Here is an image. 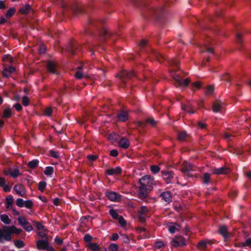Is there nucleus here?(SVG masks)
Returning a JSON list of instances; mask_svg holds the SVG:
<instances>
[{"instance_id": "nucleus-1", "label": "nucleus", "mask_w": 251, "mask_h": 251, "mask_svg": "<svg viewBox=\"0 0 251 251\" xmlns=\"http://www.w3.org/2000/svg\"><path fill=\"white\" fill-rule=\"evenodd\" d=\"M103 21H98L95 18H89L88 27L85 30V34L90 36L88 41L89 48L96 47L97 44L103 48V44L107 40H110L113 42V34L102 25Z\"/></svg>"}, {"instance_id": "nucleus-2", "label": "nucleus", "mask_w": 251, "mask_h": 251, "mask_svg": "<svg viewBox=\"0 0 251 251\" xmlns=\"http://www.w3.org/2000/svg\"><path fill=\"white\" fill-rule=\"evenodd\" d=\"M137 6H144L146 8V11L143 14V16L150 18L158 22L163 23L164 22V15L166 11L163 7L158 8H153L148 6L143 0H132Z\"/></svg>"}, {"instance_id": "nucleus-3", "label": "nucleus", "mask_w": 251, "mask_h": 251, "mask_svg": "<svg viewBox=\"0 0 251 251\" xmlns=\"http://www.w3.org/2000/svg\"><path fill=\"white\" fill-rule=\"evenodd\" d=\"M169 62L170 64L174 67L173 71L171 72V75L173 78L176 80V82L180 86H187L190 83V80L189 78L185 79H183L179 75L175 73V72L179 68L178 61L175 59H171Z\"/></svg>"}, {"instance_id": "nucleus-4", "label": "nucleus", "mask_w": 251, "mask_h": 251, "mask_svg": "<svg viewBox=\"0 0 251 251\" xmlns=\"http://www.w3.org/2000/svg\"><path fill=\"white\" fill-rule=\"evenodd\" d=\"M139 183L140 186L148 187L150 191L153 189L152 186L155 185V181L150 176L146 175L139 180Z\"/></svg>"}, {"instance_id": "nucleus-5", "label": "nucleus", "mask_w": 251, "mask_h": 251, "mask_svg": "<svg viewBox=\"0 0 251 251\" xmlns=\"http://www.w3.org/2000/svg\"><path fill=\"white\" fill-rule=\"evenodd\" d=\"M136 76L135 73L133 71L124 70L116 75L121 80L123 84L126 85V80H130L132 77Z\"/></svg>"}, {"instance_id": "nucleus-6", "label": "nucleus", "mask_w": 251, "mask_h": 251, "mask_svg": "<svg viewBox=\"0 0 251 251\" xmlns=\"http://www.w3.org/2000/svg\"><path fill=\"white\" fill-rule=\"evenodd\" d=\"M11 227L4 226L3 229H0V242L2 243L3 239L7 241L11 240Z\"/></svg>"}, {"instance_id": "nucleus-7", "label": "nucleus", "mask_w": 251, "mask_h": 251, "mask_svg": "<svg viewBox=\"0 0 251 251\" xmlns=\"http://www.w3.org/2000/svg\"><path fill=\"white\" fill-rule=\"evenodd\" d=\"M81 45L75 41H71L66 47V50L72 55H75L76 52L80 50Z\"/></svg>"}, {"instance_id": "nucleus-8", "label": "nucleus", "mask_w": 251, "mask_h": 251, "mask_svg": "<svg viewBox=\"0 0 251 251\" xmlns=\"http://www.w3.org/2000/svg\"><path fill=\"white\" fill-rule=\"evenodd\" d=\"M117 121L119 122H126L129 119L128 112L126 109L119 110L117 115Z\"/></svg>"}, {"instance_id": "nucleus-9", "label": "nucleus", "mask_w": 251, "mask_h": 251, "mask_svg": "<svg viewBox=\"0 0 251 251\" xmlns=\"http://www.w3.org/2000/svg\"><path fill=\"white\" fill-rule=\"evenodd\" d=\"M105 196L111 201L119 202L121 201L122 198L121 195L111 191H106Z\"/></svg>"}, {"instance_id": "nucleus-10", "label": "nucleus", "mask_w": 251, "mask_h": 251, "mask_svg": "<svg viewBox=\"0 0 251 251\" xmlns=\"http://www.w3.org/2000/svg\"><path fill=\"white\" fill-rule=\"evenodd\" d=\"M181 171L185 176L188 177H192L193 176L191 174V172L193 171V166L186 161L183 162Z\"/></svg>"}, {"instance_id": "nucleus-11", "label": "nucleus", "mask_w": 251, "mask_h": 251, "mask_svg": "<svg viewBox=\"0 0 251 251\" xmlns=\"http://www.w3.org/2000/svg\"><path fill=\"white\" fill-rule=\"evenodd\" d=\"M173 247L177 248L178 247L184 246L186 244V241L182 236H176L173 238Z\"/></svg>"}, {"instance_id": "nucleus-12", "label": "nucleus", "mask_w": 251, "mask_h": 251, "mask_svg": "<svg viewBox=\"0 0 251 251\" xmlns=\"http://www.w3.org/2000/svg\"><path fill=\"white\" fill-rule=\"evenodd\" d=\"M161 176L166 183L169 184L172 182V180L174 177V172L171 171H162Z\"/></svg>"}, {"instance_id": "nucleus-13", "label": "nucleus", "mask_w": 251, "mask_h": 251, "mask_svg": "<svg viewBox=\"0 0 251 251\" xmlns=\"http://www.w3.org/2000/svg\"><path fill=\"white\" fill-rule=\"evenodd\" d=\"M14 190L20 196L25 197L26 196V191L22 184H16L14 187Z\"/></svg>"}, {"instance_id": "nucleus-14", "label": "nucleus", "mask_w": 251, "mask_h": 251, "mask_svg": "<svg viewBox=\"0 0 251 251\" xmlns=\"http://www.w3.org/2000/svg\"><path fill=\"white\" fill-rule=\"evenodd\" d=\"M224 108V103L221 100H217L213 102L212 110L214 112L221 113Z\"/></svg>"}, {"instance_id": "nucleus-15", "label": "nucleus", "mask_w": 251, "mask_h": 251, "mask_svg": "<svg viewBox=\"0 0 251 251\" xmlns=\"http://www.w3.org/2000/svg\"><path fill=\"white\" fill-rule=\"evenodd\" d=\"M148 187H144L139 185L138 187V198L140 199L143 200L148 197L149 194L148 190Z\"/></svg>"}, {"instance_id": "nucleus-16", "label": "nucleus", "mask_w": 251, "mask_h": 251, "mask_svg": "<svg viewBox=\"0 0 251 251\" xmlns=\"http://www.w3.org/2000/svg\"><path fill=\"white\" fill-rule=\"evenodd\" d=\"M159 197L167 203L169 204L172 201V195L171 192L166 191L160 193Z\"/></svg>"}, {"instance_id": "nucleus-17", "label": "nucleus", "mask_w": 251, "mask_h": 251, "mask_svg": "<svg viewBox=\"0 0 251 251\" xmlns=\"http://www.w3.org/2000/svg\"><path fill=\"white\" fill-rule=\"evenodd\" d=\"M230 170L229 168L222 167L219 168H215L212 170V173L215 175L227 174L229 173Z\"/></svg>"}, {"instance_id": "nucleus-18", "label": "nucleus", "mask_w": 251, "mask_h": 251, "mask_svg": "<svg viewBox=\"0 0 251 251\" xmlns=\"http://www.w3.org/2000/svg\"><path fill=\"white\" fill-rule=\"evenodd\" d=\"M150 55L151 57H152L155 58L157 60H158L160 63L165 59V57L160 54L159 52L157 51L156 50H153L152 49H151Z\"/></svg>"}, {"instance_id": "nucleus-19", "label": "nucleus", "mask_w": 251, "mask_h": 251, "mask_svg": "<svg viewBox=\"0 0 251 251\" xmlns=\"http://www.w3.org/2000/svg\"><path fill=\"white\" fill-rule=\"evenodd\" d=\"M49 245L48 239L39 240L37 242V248L39 250H46Z\"/></svg>"}, {"instance_id": "nucleus-20", "label": "nucleus", "mask_w": 251, "mask_h": 251, "mask_svg": "<svg viewBox=\"0 0 251 251\" xmlns=\"http://www.w3.org/2000/svg\"><path fill=\"white\" fill-rule=\"evenodd\" d=\"M122 171V168L119 166H117L115 168H110L106 170L105 173L109 176H112L114 175H119L121 173Z\"/></svg>"}, {"instance_id": "nucleus-21", "label": "nucleus", "mask_w": 251, "mask_h": 251, "mask_svg": "<svg viewBox=\"0 0 251 251\" xmlns=\"http://www.w3.org/2000/svg\"><path fill=\"white\" fill-rule=\"evenodd\" d=\"M16 71V68L13 66L5 68L2 71V74L4 77L8 78L12 74Z\"/></svg>"}, {"instance_id": "nucleus-22", "label": "nucleus", "mask_w": 251, "mask_h": 251, "mask_svg": "<svg viewBox=\"0 0 251 251\" xmlns=\"http://www.w3.org/2000/svg\"><path fill=\"white\" fill-rule=\"evenodd\" d=\"M56 64L52 61H49L47 63V68L48 71L53 74H56L57 72L56 71Z\"/></svg>"}, {"instance_id": "nucleus-23", "label": "nucleus", "mask_w": 251, "mask_h": 251, "mask_svg": "<svg viewBox=\"0 0 251 251\" xmlns=\"http://www.w3.org/2000/svg\"><path fill=\"white\" fill-rule=\"evenodd\" d=\"M182 109L189 114L195 113V111L193 109L192 105L190 103H187L186 104H181Z\"/></svg>"}, {"instance_id": "nucleus-24", "label": "nucleus", "mask_w": 251, "mask_h": 251, "mask_svg": "<svg viewBox=\"0 0 251 251\" xmlns=\"http://www.w3.org/2000/svg\"><path fill=\"white\" fill-rule=\"evenodd\" d=\"M119 146L124 149H127L130 145L129 140L125 137L121 139L119 142Z\"/></svg>"}, {"instance_id": "nucleus-25", "label": "nucleus", "mask_w": 251, "mask_h": 251, "mask_svg": "<svg viewBox=\"0 0 251 251\" xmlns=\"http://www.w3.org/2000/svg\"><path fill=\"white\" fill-rule=\"evenodd\" d=\"M180 226L177 223H170L168 225V228L169 232L171 233H174L176 230H178Z\"/></svg>"}, {"instance_id": "nucleus-26", "label": "nucleus", "mask_w": 251, "mask_h": 251, "mask_svg": "<svg viewBox=\"0 0 251 251\" xmlns=\"http://www.w3.org/2000/svg\"><path fill=\"white\" fill-rule=\"evenodd\" d=\"M219 233L225 239L229 238V234L227 232V228L226 226H222L219 227Z\"/></svg>"}, {"instance_id": "nucleus-27", "label": "nucleus", "mask_w": 251, "mask_h": 251, "mask_svg": "<svg viewBox=\"0 0 251 251\" xmlns=\"http://www.w3.org/2000/svg\"><path fill=\"white\" fill-rule=\"evenodd\" d=\"M31 10V7L29 4H26L24 6L22 7L20 10L19 12L22 14H28Z\"/></svg>"}, {"instance_id": "nucleus-28", "label": "nucleus", "mask_w": 251, "mask_h": 251, "mask_svg": "<svg viewBox=\"0 0 251 251\" xmlns=\"http://www.w3.org/2000/svg\"><path fill=\"white\" fill-rule=\"evenodd\" d=\"M0 220L5 224L9 225L11 220L6 214H2L0 215Z\"/></svg>"}, {"instance_id": "nucleus-29", "label": "nucleus", "mask_w": 251, "mask_h": 251, "mask_svg": "<svg viewBox=\"0 0 251 251\" xmlns=\"http://www.w3.org/2000/svg\"><path fill=\"white\" fill-rule=\"evenodd\" d=\"M39 162L38 159L32 160L28 163L27 166L31 169H34L38 165Z\"/></svg>"}, {"instance_id": "nucleus-30", "label": "nucleus", "mask_w": 251, "mask_h": 251, "mask_svg": "<svg viewBox=\"0 0 251 251\" xmlns=\"http://www.w3.org/2000/svg\"><path fill=\"white\" fill-rule=\"evenodd\" d=\"M18 222L20 225H21L23 227L25 226H27L28 225V222L25 218L24 216H20L18 219Z\"/></svg>"}, {"instance_id": "nucleus-31", "label": "nucleus", "mask_w": 251, "mask_h": 251, "mask_svg": "<svg viewBox=\"0 0 251 251\" xmlns=\"http://www.w3.org/2000/svg\"><path fill=\"white\" fill-rule=\"evenodd\" d=\"M88 247L91 249L92 251H99L100 250V247L97 243L90 242L88 245Z\"/></svg>"}, {"instance_id": "nucleus-32", "label": "nucleus", "mask_w": 251, "mask_h": 251, "mask_svg": "<svg viewBox=\"0 0 251 251\" xmlns=\"http://www.w3.org/2000/svg\"><path fill=\"white\" fill-rule=\"evenodd\" d=\"M145 122L147 124H150L152 126H156L157 124V121H155L153 118L149 117L145 119Z\"/></svg>"}, {"instance_id": "nucleus-33", "label": "nucleus", "mask_w": 251, "mask_h": 251, "mask_svg": "<svg viewBox=\"0 0 251 251\" xmlns=\"http://www.w3.org/2000/svg\"><path fill=\"white\" fill-rule=\"evenodd\" d=\"M202 178L203 180V183L204 184H207L210 182V175L208 173H205L203 174Z\"/></svg>"}, {"instance_id": "nucleus-34", "label": "nucleus", "mask_w": 251, "mask_h": 251, "mask_svg": "<svg viewBox=\"0 0 251 251\" xmlns=\"http://www.w3.org/2000/svg\"><path fill=\"white\" fill-rule=\"evenodd\" d=\"M54 171V168L51 166H48L45 168L44 173L47 176H51L53 174Z\"/></svg>"}, {"instance_id": "nucleus-35", "label": "nucleus", "mask_w": 251, "mask_h": 251, "mask_svg": "<svg viewBox=\"0 0 251 251\" xmlns=\"http://www.w3.org/2000/svg\"><path fill=\"white\" fill-rule=\"evenodd\" d=\"M12 112L9 107L5 108L3 111L2 118H9L11 116Z\"/></svg>"}, {"instance_id": "nucleus-36", "label": "nucleus", "mask_w": 251, "mask_h": 251, "mask_svg": "<svg viewBox=\"0 0 251 251\" xmlns=\"http://www.w3.org/2000/svg\"><path fill=\"white\" fill-rule=\"evenodd\" d=\"M13 196L11 195H9L7 196L6 198V205L7 208H9L11 206H12L13 204Z\"/></svg>"}, {"instance_id": "nucleus-37", "label": "nucleus", "mask_w": 251, "mask_h": 251, "mask_svg": "<svg viewBox=\"0 0 251 251\" xmlns=\"http://www.w3.org/2000/svg\"><path fill=\"white\" fill-rule=\"evenodd\" d=\"M187 133L185 131L178 132L177 133V138L179 141H184L187 137Z\"/></svg>"}, {"instance_id": "nucleus-38", "label": "nucleus", "mask_w": 251, "mask_h": 251, "mask_svg": "<svg viewBox=\"0 0 251 251\" xmlns=\"http://www.w3.org/2000/svg\"><path fill=\"white\" fill-rule=\"evenodd\" d=\"M16 10L14 8L11 7L6 12L5 14V16L6 18H9L12 17L15 13Z\"/></svg>"}, {"instance_id": "nucleus-39", "label": "nucleus", "mask_w": 251, "mask_h": 251, "mask_svg": "<svg viewBox=\"0 0 251 251\" xmlns=\"http://www.w3.org/2000/svg\"><path fill=\"white\" fill-rule=\"evenodd\" d=\"M6 174L10 175L13 178H16L18 176H19L20 175L19 170L17 169H15L12 172L9 171V172H7V173H6Z\"/></svg>"}, {"instance_id": "nucleus-40", "label": "nucleus", "mask_w": 251, "mask_h": 251, "mask_svg": "<svg viewBox=\"0 0 251 251\" xmlns=\"http://www.w3.org/2000/svg\"><path fill=\"white\" fill-rule=\"evenodd\" d=\"M214 90V87L213 85H208L206 89L205 94L206 95H210L212 94Z\"/></svg>"}, {"instance_id": "nucleus-41", "label": "nucleus", "mask_w": 251, "mask_h": 251, "mask_svg": "<svg viewBox=\"0 0 251 251\" xmlns=\"http://www.w3.org/2000/svg\"><path fill=\"white\" fill-rule=\"evenodd\" d=\"M150 169L151 172L154 174L158 173L160 171V168L157 165L151 166Z\"/></svg>"}, {"instance_id": "nucleus-42", "label": "nucleus", "mask_w": 251, "mask_h": 251, "mask_svg": "<svg viewBox=\"0 0 251 251\" xmlns=\"http://www.w3.org/2000/svg\"><path fill=\"white\" fill-rule=\"evenodd\" d=\"M149 213V209L146 206H142L140 207V209L138 212V213L142 215H146Z\"/></svg>"}, {"instance_id": "nucleus-43", "label": "nucleus", "mask_w": 251, "mask_h": 251, "mask_svg": "<svg viewBox=\"0 0 251 251\" xmlns=\"http://www.w3.org/2000/svg\"><path fill=\"white\" fill-rule=\"evenodd\" d=\"M207 245V242L206 240L200 241L197 245L199 249H205Z\"/></svg>"}, {"instance_id": "nucleus-44", "label": "nucleus", "mask_w": 251, "mask_h": 251, "mask_svg": "<svg viewBox=\"0 0 251 251\" xmlns=\"http://www.w3.org/2000/svg\"><path fill=\"white\" fill-rule=\"evenodd\" d=\"M109 214L114 219H117L119 217L118 213L114 209L109 210Z\"/></svg>"}, {"instance_id": "nucleus-45", "label": "nucleus", "mask_w": 251, "mask_h": 251, "mask_svg": "<svg viewBox=\"0 0 251 251\" xmlns=\"http://www.w3.org/2000/svg\"><path fill=\"white\" fill-rule=\"evenodd\" d=\"M47 186V182L45 181H41L38 184V189L41 192H43L44 190Z\"/></svg>"}, {"instance_id": "nucleus-46", "label": "nucleus", "mask_w": 251, "mask_h": 251, "mask_svg": "<svg viewBox=\"0 0 251 251\" xmlns=\"http://www.w3.org/2000/svg\"><path fill=\"white\" fill-rule=\"evenodd\" d=\"M50 156L55 158H58L59 157V153L58 151H55L51 150L49 151Z\"/></svg>"}, {"instance_id": "nucleus-47", "label": "nucleus", "mask_w": 251, "mask_h": 251, "mask_svg": "<svg viewBox=\"0 0 251 251\" xmlns=\"http://www.w3.org/2000/svg\"><path fill=\"white\" fill-rule=\"evenodd\" d=\"M119 246L114 243H111L109 247V251H118Z\"/></svg>"}, {"instance_id": "nucleus-48", "label": "nucleus", "mask_w": 251, "mask_h": 251, "mask_svg": "<svg viewBox=\"0 0 251 251\" xmlns=\"http://www.w3.org/2000/svg\"><path fill=\"white\" fill-rule=\"evenodd\" d=\"M33 205V203L32 201L31 200H27L25 201L24 202V206L30 209L32 207Z\"/></svg>"}, {"instance_id": "nucleus-49", "label": "nucleus", "mask_w": 251, "mask_h": 251, "mask_svg": "<svg viewBox=\"0 0 251 251\" xmlns=\"http://www.w3.org/2000/svg\"><path fill=\"white\" fill-rule=\"evenodd\" d=\"M119 223L120 224L122 227H125L126 226V222L124 217L122 216H120L119 218Z\"/></svg>"}, {"instance_id": "nucleus-50", "label": "nucleus", "mask_w": 251, "mask_h": 251, "mask_svg": "<svg viewBox=\"0 0 251 251\" xmlns=\"http://www.w3.org/2000/svg\"><path fill=\"white\" fill-rule=\"evenodd\" d=\"M10 227H11L12 234L15 233L16 234H19L22 231L21 229L17 228V227L13 226H10Z\"/></svg>"}, {"instance_id": "nucleus-51", "label": "nucleus", "mask_w": 251, "mask_h": 251, "mask_svg": "<svg viewBox=\"0 0 251 251\" xmlns=\"http://www.w3.org/2000/svg\"><path fill=\"white\" fill-rule=\"evenodd\" d=\"M24 202L25 201L22 199L18 198L16 200V203L18 206L23 207L24 206Z\"/></svg>"}, {"instance_id": "nucleus-52", "label": "nucleus", "mask_w": 251, "mask_h": 251, "mask_svg": "<svg viewBox=\"0 0 251 251\" xmlns=\"http://www.w3.org/2000/svg\"><path fill=\"white\" fill-rule=\"evenodd\" d=\"M39 52L41 54L44 53L46 50V48L44 44H41L38 48Z\"/></svg>"}, {"instance_id": "nucleus-53", "label": "nucleus", "mask_w": 251, "mask_h": 251, "mask_svg": "<svg viewBox=\"0 0 251 251\" xmlns=\"http://www.w3.org/2000/svg\"><path fill=\"white\" fill-rule=\"evenodd\" d=\"M29 99L27 96H24L22 100V104L25 106H27L29 104Z\"/></svg>"}, {"instance_id": "nucleus-54", "label": "nucleus", "mask_w": 251, "mask_h": 251, "mask_svg": "<svg viewBox=\"0 0 251 251\" xmlns=\"http://www.w3.org/2000/svg\"><path fill=\"white\" fill-rule=\"evenodd\" d=\"M107 138L111 141H116L117 139V135L114 132L108 135Z\"/></svg>"}, {"instance_id": "nucleus-55", "label": "nucleus", "mask_w": 251, "mask_h": 251, "mask_svg": "<svg viewBox=\"0 0 251 251\" xmlns=\"http://www.w3.org/2000/svg\"><path fill=\"white\" fill-rule=\"evenodd\" d=\"M15 245L18 248H21L24 246V243L22 240H16L14 242Z\"/></svg>"}, {"instance_id": "nucleus-56", "label": "nucleus", "mask_w": 251, "mask_h": 251, "mask_svg": "<svg viewBox=\"0 0 251 251\" xmlns=\"http://www.w3.org/2000/svg\"><path fill=\"white\" fill-rule=\"evenodd\" d=\"M164 245V243L161 241H158L155 243V247L158 249L162 248Z\"/></svg>"}, {"instance_id": "nucleus-57", "label": "nucleus", "mask_w": 251, "mask_h": 251, "mask_svg": "<svg viewBox=\"0 0 251 251\" xmlns=\"http://www.w3.org/2000/svg\"><path fill=\"white\" fill-rule=\"evenodd\" d=\"M222 79L226 82H230L231 81L230 76L228 74L224 75L222 77Z\"/></svg>"}, {"instance_id": "nucleus-58", "label": "nucleus", "mask_w": 251, "mask_h": 251, "mask_svg": "<svg viewBox=\"0 0 251 251\" xmlns=\"http://www.w3.org/2000/svg\"><path fill=\"white\" fill-rule=\"evenodd\" d=\"M93 239V237L91 235H90L89 234H86L85 235L84 237V240L86 242H89L90 243Z\"/></svg>"}, {"instance_id": "nucleus-59", "label": "nucleus", "mask_w": 251, "mask_h": 251, "mask_svg": "<svg viewBox=\"0 0 251 251\" xmlns=\"http://www.w3.org/2000/svg\"><path fill=\"white\" fill-rule=\"evenodd\" d=\"M145 215H142L141 214L138 213V218L140 222L141 223H144L146 221V219L145 217Z\"/></svg>"}, {"instance_id": "nucleus-60", "label": "nucleus", "mask_w": 251, "mask_h": 251, "mask_svg": "<svg viewBox=\"0 0 251 251\" xmlns=\"http://www.w3.org/2000/svg\"><path fill=\"white\" fill-rule=\"evenodd\" d=\"M236 40L237 43L239 44H242V35L239 33L236 34Z\"/></svg>"}, {"instance_id": "nucleus-61", "label": "nucleus", "mask_w": 251, "mask_h": 251, "mask_svg": "<svg viewBox=\"0 0 251 251\" xmlns=\"http://www.w3.org/2000/svg\"><path fill=\"white\" fill-rule=\"evenodd\" d=\"M87 158L89 161H94L98 158V156L90 154L87 156Z\"/></svg>"}, {"instance_id": "nucleus-62", "label": "nucleus", "mask_w": 251, "mask_h": 251, "mask_svg": "<svg viewBox=\"0 0 251 251\" xmlns=\"http://www.w3.org/2000/svg\"><path fill=\"white\" fill-rule=\"evenodd\" d=\"M75 75L77 79H81L83 76L82 73L79 71H77Z\"/></svg>"}, {"instance_id": "nucleus-63", "label": "nucleus", "mask_w": 251, "mask_h": 251, "mask_svg": "<svg viewBox=\"0 0 251 251\" xmlns=\"http://www.w3.org/2000/svg\"><path fill=\"white\" fill-rule=\"evenodd\" d=\"M52 109L50 107H48L45 110V114L48 116H50L52 114Z\"/></svg>"}, {"instance_id": "nucleus-64", "label": "nucleus", "mask_w": 251, "mask_h": 251, "mask_svg": "<svg viewBox=\"0 0 251 251\" xmlns=\"http://www.w3.org/2000/svg\"><path fill=\"white\" fill-rule=\"evenodd\" d=\"M13 107L16 109V110L17 111H21L23 108L22 105L19 103H17L15 105H14Z\"/></svg>"}]
</instances>
